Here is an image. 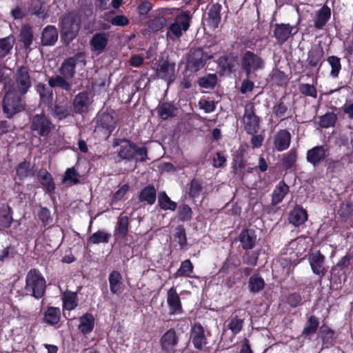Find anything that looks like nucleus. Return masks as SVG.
Listing matches in <instances>:
<instances>
[{
  "mask_svg": "<svg viewBox=\"0 0 353 353\" xmlns=\"http://www.w3.org/2000/svg\"><path fill=\"white\" fill-rule=\"evenodd\" d=\"M13 210L8 205L0 215V225L4 229L9 228L13 221Z\"/></svg>",
  "mask_w": 353,
  "mask_h": 353,
  "instance_id": "55",
  "label": "nucleus"
},
{
  "mask_svg": "<svg viewBox=\"0 0 353 353\" xmlns=\"http://www.w3.org/2000/svg\"><path fill=\"white\" fill-rule=\"evenodd\" d=\"M16 175L21 181L28 176H34V166L31 165L30 161L24 159L17 165Z\"/></svg>",
  "mask_w": 353,
  "mask_h": 353,
  "instance_id": "37",
  "label": "nucleus"
},
{
  "mask_svg": "<svg viewBox=\"0 0 353 353\" xmlns=\"http://www.w3.org/2000/svg\"><path fill=\"white\" fill-rule=\"evenodd\" d=\"M179 337L174 328L167 330L160 339V345L163 353H175Z\"/></svg>",
  "mask_w": 353,
  "mask_h": 353,
  "instance_id": "17",
  "label": "nucleus"
},
{
  "mask_svg": "<svg viewBox=\"0 0 353 353\" xmlns=\"http://www.w3.org/2000/svg\"><path fill=\"white\" fill-rule=\"evenodd\" d=\"M307 260L312 272L321 280L327 272V268L325 266V256L318 250L310 254Z\"/></svg>",
  "mask_w": 353,
  "mask_h": 353,
  "instance_id": "13",
  "label": "nucleus"
},
{
  "mask_svg": "<svg viewBox=\"0 0 353 353\" xmlns=\"http://www.w3.org/2000/svg\"><path fill=\"white\" fill-rule=\"evenodd\" d=\"M166 302L169 307L170 315L181 314L184 312L181 298L174 286L167 292Z\"/></svg>",
  "mask_w": 353,
  "mask_h": 353,
  "instance_id": "18",
  "label": "nucleus"
},
{
  "mask_svg": "<svg viewBox=\"0 0 353 353\" xmlns=\"http://www.w3.org/2000/svg\"><path fill=\"white\" fill-rule=\"evenodd\" d=\"M43 321L50 325H57L61 319V310L59 307L50 306L44 312Z\"/></svg>",
  "mask_w": 353,
  "mask_h": 353,
  "instance_id": "42",
  "label": "nucleus"
},
{
  "mask_svg": "<svg viewBox=\"0 0 353 353\" xmlns=\"http://www.w3.org/2000/svg\"><path fill=\"white\" fill-rule=\"evenodd\" d=\"M297 150L292 148L288 152L285 154L282 158V165L286 170H290L296 165L297 161Z\"/></svg>",
  "mask_w": 353,
  "mask_h": 353,
  "instance_id": "50",
  "label": "nucleus"
},
{
  "mask_svg": "<svg viewBox=\"0 0 353 353\" xmlns=\"http://www.w3.org/2000/svg\"><path fill=\"white\" fill-rule=\"evenodd\" d=\"M114 112H101L96 117V128L99 130H103L108 135L111 134L117 125V120L114 117Z\"/></svg>",
  "mask_w": 353,
  "mask_h": 353,
  "instance_id": "14",
  "label": "nucleus"
},
{
  "mask_svg": "<svg viewBox=\"0 0 353 353\" xmlns=\"http://www.w3.org/2000/svg\"><path fill=\"white\" fill-rule=\"evenodd\" d=\"M111 234L103 230H97L87 239V244L108 243Z\"/></svg>",
  "mask_w": 353,
  "mask_h": 353,
  "instance_id": "47",
  "label": "nucleus"
},
{
  "mask_svg": "<svg viewBox=\"0 0 353 353\" xmlns=\"http://www.w3.org/2000/svg\"><path fill=\"white\" fill-rule=\"evenodd\" d=\"M292 136L290 132L283 129L279 130L274 137L273 144L278 152H282L289 148Z\"/></svg>",
  "mask_w": 353,
  "mask_h": 353,
  "instance_id": "25",
  "label": "nucleus"
},
{
  "mask_svg": "<svg viewBox=\"0 0 353 353\" xmlns=\"http://www.w3.org/2000/svg\"><path fill=\"white\" fill-rule=\"evenodd\" d=\"M222 6L219 3H210L206 8L205 20L210 29L214 30L219 27L221 21V12Z\"/></svg>",
  "mask_w": 353,
  "mask_h": 353,
  "instance_id": "15",
  "label": "nucleus"
},
{
  "mask_svg": "<svg viewBox=\"0 0 353 353\" xmlns=\"http://www.w3.org/2000/svg\"><path fill=\"white\" fill-rule=\"evenodd\" d=\"M178 216L181 221L185 222L190 221L192 218V211L191 208L185 203H183L178 207Z\"/></svg>",
  "mask_w": 353,
  "mask_h": 353,
  "instance_id": "60",
  "label": "nucleus"
},
{
  "mask_svg": "<svg viewBox=\"0 0 353 353\" xmlns=\"http://www.w3.org/2000/svg\"><path fill=\"white\" fill-rule=\"evenodd\" d=\"M38 178L41 185L50 194L55 192V183L51 174L46 170H40L38 173Z\"/></svg>",
  "mask_w": 353,
  "mask_h": 353,
  "instance_id": "33",
  "label": "nucleus"
},
{
  "mask_svg": "<svg viewBox=\"0 0 353 353\" xmlns=\"http://www.w3.org/2000/svg\"><path fill=\"white\" fill-rule=\"evenodd\" d=\"M332 15L331 8L325 3L316 12L314 26L316 30H322L330 21Z\"/></svg>",
  "mask_w": 353,
  "mask_h": 353,
  "instance_id": "26",
  "label": "nucleus"
},
{
  "mask_svg": "<svg viewBox=\"0 0 353 353\" xmlns=\"http://www.w3.org/2000/svg\"><path fill=\"white\" fill-rule=\"evenodd\" d=\"M232 168L235 170H242L246 166V161L244 159V152L243 150H237L233 154Z\"/></svg>",
  "mask_w": 353,
  "mask_h": 353,
  "instance_id": "56",
  "label": "nucleus"
},
{
  "mask_svg": "<svg viewBox=\"0 0 353 353\" xmlns=\"http://www.w3.org/2000/svg\"><path fill=\"white\" fill-rule=\"evenodd\" d=\"M244 321V318H241L238 315L232 314L227 321V327L231 331L233 335H236L243 330Z\"/></svg>",
  "mask_w": 353,
  "mask_h": 353,
  "instance_id": "41",
  "label": "nucleus"
},
{
  "mask_svg": "<svg viewBox=\"0 0 353 353\" xmlns=\"http://www.w3.org/2000/svg\"><path fill=\"white\" fill-rule=\"evenodd\" d=\"M5 95L2 101L3 112L8 119L26 108V95L14 90L13 85H5Z\"/></svg>",
  "mask_w": 353,
  "mask_h": 353,
  "instance_id": "2",
  "label": "nucleus"
},
{
  "mask_svg": "<svg viewBox=\"0 0 353 353\" xmlns=\"http://www.w3.org/2000/svg\"><path fill=\"white\" fill-rule=\"evenodd\" d=\"M108 281L111 293L120 296L125 289L121 274L117 270L112 271L108 276Z\"/></svg>",
  "mask_w": 353,
  "mask_h": 353,
  "instance_id": "28",
  "label": "nucleus"
},
{
  "mask_svg": "<svg viewBox=\"0 0 353 353\" xmlns=\"http://www.w3.org/2000/svg\"><path fill=\"white\" fill-rule=\"evenodd\" d=\"M208 335H210V332H208L206 334L204 327L200 323L196 322L192 325L190 332V339L196 350L201 351L208 343Z\"/></svg>",
  "mask_w": 353,
  "mask_h": 353,
  "instance_id": "11",
  "label": "nucleus"
},
{
  "mask_svg": "<svg viewBox=\"0 0 353 353\" xmlns=\"http://www.w3.org/2000/svg\"><path fill=\"white\" fill-rule=\"evenodd\" d=\"M265 65V61L254 52L247 50L241 57V68L248 78L252 72L264 69Z\"/></svg>",
  "mask_w": 353,
  "mask_h": 353,
  "instance_id": "7",
  "label": "nucleus"
},
{
  "mask_svg": "<svg viewBox=\"0 0 353 353\" xmlns=\"http://www.w3.org/2000/svg\"><path fill=\"white\" fill-rule=\"evenodd\" d=\"M243 123L247 134L258 133L260 128V118L256 115L252 103L250 104V108L248 105L245 107Z\"/></svg>",
  "mask_w": 353,
  "mask_h": 353,
  "instance_id": "12",
  "label": "nucleus"
},
{
  "mask_svg": "<svg viewBox=\"0 0 353 353\" xmlns=\"http://www.w3.org/2000/svg\"><path fill=\"white\" fill-rule=\"evenodd\" d=\"M337 115L334 112H327L325 114L319 117V124L322 128H328L334 127L337 121Z\"/></svg>",
  "mask_w": 353,
  "mask_h": 353,
  "instance_id": "54",
  "label": "nucleus"
},
{
  "mask_svg": "<svg viewBox=\"0 0 353 353\" xmlns=\"http://www.w3.org/2000/svg\"><path fill=\"white\" fill-rule=\"evenodd\" d=\"M274 29V37L277 43L280 45L283 44L288 41L292 34L294 28L290 23H275Z\"/></svg>",
  "mask_w": 353,
  "mask_h": 353,
  "instance_id": "27",
  "label": "nucleus"
},
{
  "mask_svg": "<svg viewBox=\"0 0 353 353\" xmlns=\"http://www.w3.org/2000/svg\"><path fill=\"white\" fill-rule=\"evenodd\" d=\"M36 91L39 94L42 103L49 105L52 103L53 99V90L49 85L39 83L36 86Z\"/></svg>",
  "mask_w": 353,
  "mask_h": 353,
  "instance_id": "36",
  "label": "nucleus"
},
{
  "mask_svg": "<svg viewBox=\"0 0 353 353\" xmlns=\"http://www.w3.org/2000/svg\"><path fill=\"white\" fill-rule=\"evenodd\" d=\"M156 110L160 119L167 120L176 117L177 108L170 102H163L158 105Z\"/></svg>",
  "mask_w": 353,
  "mask_h": 353,
  "instance_id": "32",
  "label": "nucleus"
},
{
  "mask_svg": "<svg viewBox=\"0 0 353 353\" xmlns=\"http://www.w3.org/2000/svg\"><path fill=\"white\" fill-rule=\"evenodd\" d=\"M175 64L168 59L161 62L157 69L156 74L159 78L165 81L169 85L174 80Z\"/></svg>",
  "mask_w": 353,
  "mask_h": 353,
  "instance_id": "19",
  "label": "nucleus"
},
{
  "mask_svg": "<svg viewBox=\"0 0 353 353\" xmlns=\"http://www.w3.org/2000/svg\"><path fill=\"white\" fill-rule=\"evenodd\" d=\"M175 241H177L181 248L187 245L186 232L183 225H178L176 228V233L174 235Z\"/></svg>",
  "mask_w": 353,
  "mask_h": 353,
  "instance_id": "64",
  "label": "nucleus"
},
{
  "mask_svg": "<svg viewBox=\"0 0 353 353\" xmlns=\"http://www.w3.org/2000/svg\"><path fill=\"white\" fill-rule=\"evenodd\" d=\"M326 60L331 68L330 77L334 79L338 78L342 68L341 59L337 56L331 55L328 56Z\"/></svg>",
  "mask_w": 353,
  "mask_h": 353,
  "instance_id": "53",
  "label": "nucleus"
},
{
  "mask_svg": "<svg viewBox=\"0 0 353 353\" xmlns=\"http://www.w3.org/2000/svg\"><path fill=\"white\" fill-rule=\"evenodd\" d=\"M108 33L99 32L95 33L90 41L91 51L98 54L104 51L108 43Z\"/></svg>",
  "mask_w": 353,
  "mask_h": 353,
  "instance_id": "24",
  "label": "nucleus"
},
{
  "mask_svg": "<svg viewBox=\"0 0 353 353\" xmlns=\"http://www.w3.org/2000/svg\"><path fill=\"white\" fill-rule=\"evenodd\" d=\"M193 12L190 10H181L174 17V21L167 28L166 38L172 41L179 39L188 30L192 19Z\"/></svg>",
  "mask_w": 353,
  "mask_h": 353,
  "instance_id": "4",
  "label": "nucleus"
},
{
  "mask_svg": "<svg viewBox=\"0 0 353 353\" xmlns=\"http://www.w3.org/2000/svg\"><path fill=\"white\" fill-rule=\"evenodd\" d=\"M113 148L119 147L117 151L115 161H134L136 163H143L148 160V150L145 145L139 146L136 143L127 138L114 139Z\"/></svg>",
  "mask_w": 353,
  "mask_h": 353,
  "instance_id": "1",
  "label": "nucleus"
},
{
  "mask_svg": "<svg viewBox=\"0 0 353 353\" xmlns=\"http://www.w3.org/2000/svg\"><path fill=\"white\" fill-rule=\"evenodd\" d=\"M88 93L85 91L80 92L74 97L72 101L74 112L77 114H82L86 112L88 109Z\"/></svg>",
  "mask_w": 353,
  "mask_h": 353,
  "instance_id": "29",
  "label": "nucleus"
},
{
  "mask_svg": "<svg viewBox=\"0 0 353 353\" xmlns=\"http://www.w3.org/2000/svg\"><path fill=\"white\" fill-rule=\"evenodd\" d=\"M130 228V220L128 216H124L121 213L117 218V221L114 229L113 236L116 241L125 239Z\"/></svg>",
  "mask_w": 353,
  "mask_h": 353,
  "instance_id": "21",
  "label": "nucleus"
},
{
  "mask_svg": "<svg viewBox=\"0 0 353 353\" xmlns=\"http://www.w3.org/2000/svg\"><path fill=\"white\" fill-rule=\"evenodd\" d=\"M30 129L39 137L47 138L55 129V125L51 119L42 112L32 116Z\"/></svg>",
  "mask_w": 353,
  "mask_h": 353,
  "instance_id": "6",
  "label": "nucleus"
},
{
  "mask_svg": "<svg viewBox=\"0 0 353 353\" xmlns=\"http://www.w3.org/2000/svg\"><path fill=\"white\" fill-rule=\"evenodd\" d=\"M72 109L68 105L54 104L52 108L53 117L58 121H61L71 115Z\"/></svg>",
  "mask_w": 353,
  "mask_h": 353,
  "instance_id": "49",
  "label": "nucleus"
},
{
  "mask_svg": "<svg viewBox=\"0 0 353 353\" xmlns=\"http://www.w3.org/2000/svg\"><path fill=\"white\" fill-rule=\"evenodd\" d=\"M321 337L323 344L333 345L335 341V332L327 325L323 324L320 328Z\"/></svg>",
  "mask_w": 353,
  "mask_h": 353,
  "instance_id": "51",
  "label": "nucleus"
},
{
  "mask_svg": "<svg viewBox=\"0 0 353 353\" xmlns=\"http://www.w3.org/2000/svg\"><path fill=\"white\" fill-rule=\"evenodd\" d=\"M28 10L31 14H34L38 17L43 15L45 13L43 2L42 0H31Z\"/></svg>",
  "mask_w": 353,
  "mask_h": 353,
  "instance_id": "63",
  "label": "nucleus"
},
{
  "mask_svg": "<svg viewBox=\"0 0 353 353\" xmlns=\"http://www.w3.org/2000/svg\"><path fill=\"white\" fill-rule=\"evenodd\" d=\"M62 300L63 307L67 310H73L78 305V296L77 292L70 291L65 292L63 295Z\"/></svg>",
  "mask_w": 353,
  "mask_h": 353,
  "instance_id": "46",
  "label": "nucleus"
},
{
  "mask_svg": "<svg viewBox=\"0 0 353 353\" xmlns=\"http://www.w3.org/2000/svg\"><path fill=\"white\" fill-rule=\"evenodd\" d=\"M95 319L92 313L86 312L79 318L78 330L84 335L91 333L94 327Z\"/></svg>",
  "mask_w": 353,
  "mask_h": 353,
  "instance_id": "34",
  "label": "nucleus"
},
{
  "mask_svg": "<svg viewBox=\"0 0 353 353\" xmlns=\"http://www.w3.org/2000/svg\"><path fill=\"white\" fill-rule=\"evenodd\" d=\"M168 20L163 17H156L148 23V28L154 32H157L167 25Z\"/></svg>",
  "mask_w": 353,
  "mask_h": 353,
  "instance_id": "59",
  "label": "nucleus"
},
{
  "mask_svg": "<svg viewBox=\"0 0 353 353\" xmlns=\"http://www.w3.org/2000/svg\"><path fill=\"white\" fill-rule=\"evenodd\" d=\"M14 82L11 85H14V90L22 95H26L32 87V81L29 68L26 65L18 67L14 75Z\"/></svg>",
  "mask_w": 353,
  "mask_h": 353,
  "instance_id": "9",
  "label": "nucleus"
},
{
  "mask_svg": "<svg viewBox=\"0 0 353 353\" xmlns=\"http://www.w3.org/2000/svg\"><path fill=\"white\" fill-rule=\"evenodd\" d=\"M81 14L77 10H71L63 14L59 20L61 36L68 43L79 34L81 26Z\"/></svg>",
  "mask_w": 353,
  "mask_h": 353,
  "instance_id": "3",
  "label": "nucleus"
},
{
  "mask_svg": "<svg viewBox=\"0 0 353 353\" xmlns=\"http://www.w3.org/2000/svg\"><path fill=\"white\" fill-rule=\"evenodd\" d=\"M239 241L244 250L253 249L257 242L256 232L252 229H243L239 235Z\"/></svg>",
  "mask_w": 353,
  "mask_h": 353,
  "instance_id": "23",
  "label": "nucleus"
},
{
  "mask_svg": "<svg viewBox=\"0 0 353 353\" xmlns=\"http://www.w3.org/2000/svg\"><path fill=\"white\" fill-rule=\"evenodd\" d=\"M140 202H145L152 205L154 204L157 199V190L153 185H148L144 187L138 196Z\"/></svg>",
  "mask_w": 353,
  "mask_h": 353,
  "instance_id": "35",
  "label": "nucleus"
},
{
  "mask_svg": "<svg viewBox=\"0 0 353 353\" xmlns=\"http://www.w3.org/2000/svg\"><path fill=\"white\" fill-rule=\"evenodd\" d=\"M37 216L41 221L43 227L51 226L52 225L53 219L51 216L50 210L46 207H41Z\"/></svg>",
  "mask_w": 353,
  "mask_h": 353,
  "instance_id": "58",
  "label": "nucleus"
},
{
  "mask_svg": "<svg viewBox=\"0 0 353 353\" xmlns=\"http://www.w3.org/2000/svg\"><path fill=\"white\" fill-rule=\"evenodd\" d=\"M24 290L27 294L36 299H39L44 296L46 281L39 270L33 268L28 271L26 277Z\"/></svg>",
  "mask_w": 353,
  "mask_h": 353,
  "instance_id": "5",
  "label": "nucleus"
},
{
  "mask_svg": "<svg viewBox=\"0 0 353 353\" xmlns=\"http://www.w3.org/2000/svg\"><path fill=\"white\" fill-rule=\"evenodd\" d=\"M308 219L307 212L302 205L296 204L288 214V222L294 227L303 225Z\"/></svg>",
  "mask_w": 353,
  "mask_h": 353,
  "instance_id": "22",
  "label": "nucleus"
},
{
  "mask_svg": "<svg viewBox=\"0 0 353 353\" xmlns=\"http://www.w3.org/2000/svg\"><path fill=\"white\" fill-rule=\"evenodd\" d=\"M58 30L55 26L48 25L42 31L41 43L42 46H50L54 45L58 39Z\"/></svg>",
  "mask_w": 353,
  "mask_h": 353,
  "instance_id": "30",
  "label": "nucleus"
},
{
  "mask_svg": "<svg viewBox=\"0 0 353 353\" xmlns=\"http://www.w3.org/2000/svg\"><path fill=\"white\" fill-rule=\"evenodd\" d=\"M327 154L323 145H316L307 150L306 160L314 168L320 165L327 158Z\"/></svg>",
  "mask_w": 353,
  "mask_h": 353,
  "instance_id": "20",
  "label": "nucleus"
},
{
  "mask_svg": "<svg viewBox=\"0 0 353 353\" xmlns=\"http://www.w3.org/2000/svg\"><path fill=\"white\" fill-rule=\"evenodd\" d=\"M203 190L201 182L194 178L190 182L188 195L192 199L197 198Z\"/></svg>",
  "mask_w": 353,
  "mask_h": 353,
  "instance_id": "61",
  "label": "nucleus"
},
{
  "mask_svg": "<svg viewBox=\"0 0 353 353\" xmlns=\"http://www.w3.org/2000/svg\"><path fill=\"white\" fill-rule=\"evenodd\" d=\"M319 325V319L314 315H311L308 317L307 323L302 331V336L307 338L314 335L316 332Z\"/></svg>",
  "mask_w": 353,
  "mask_h": 353,
  "instance_id": "44",
  "label": "nucleus"
},
{
  "mask_svg": "<svg viewBox=\"0 0 353 353\" xmlns=\"http://www.w3.org/2000/svg\"><path fill=\"white\" fill-rule=\"evenodd\" d=\"M285 97L281 98L279 101L273 107V114L277 118L281 119V121L285 119V116L288 112V107L283 101Z\"/></svg>",
  "mask_w": 353,
  "mask_h": 353,
  "instance_id": "57",
  "label": "nucleus"
},
{
  "mask_svg": "<svg viewBox=\"0 0 353 353\" xmlns=\"http://www.w3.org/2000/svg\"><path fill=\"white\" fill-rule=\"evenodd\" d=\"M33 31L29 25H23L19 33V41L23 43L24 49H30L33 42Z\"/></svg>",
  "mask_w": 353,
  "mask_h": 353,
  "instance_id": "39",
  "label": "nucleus"
},
{
  "mask_svg": "<svg viewBox=\"0 0 353 353\" xmlns=\"http://www.w3.org/2000/svg\"><path fill=\"white\" fill-rule=\"evenodd\" d=\"M290 191L289 186L286 184L284 180L280 181L275 186L272 193L271 204L272 205H277L282 202L284 197L288 194Z\"/></svg>",
  "mask_w": 353,
  "mask_h": 353,
  "instance_id": "31",
  "label": "nucleus"
},
{
  "mask_svg": "<svg viewBox=\"0 0 353 353\" xmlns=\"http://www.w3.org/2000/svg\"><path fill=\"white\" fill-rule=\"evenodd\" d=\"M218 77L216 74H208L198 80V84L201 88L212 90L217 83Z\"/></svg>",
  "mask_w": 353,
  "mask_h": 353,
  "instance_id": "52",
  "label": "nucleus"
},
{
  "mask_svg": "<svg viewBox=\"0 0 353 353\" xmlns=\"http://www.w3.org/2000/svg\"><path fill=\"white\" fill-rule=\"evenodd\" d=\"M15 38L12 34L0 39V59H3L11 53Z\"/></svg>",
  "mask_w": 353,
  "mask_h": 353,
  "instance_id": "43",
  "label": "nucleus"
},
{
  "mask_svg": "<svg viewBox=\"0 0 353 353\" xmlns=\"http://www.w3.org/2000/svg\"><path fill=\"white\" fill-rule=\"evenodd\" d=\"M158 205L163 210L175 211L178 207L175 201L171 200L165 191L158 194Z\"/></svg>",
  "mask_w": 353,
  "mask_h": 353,
  "instance_id": "40",
  "label": "nucleus"
},
{
  "mask_svg": "<svg viewBox=\"0 0 353 353\" xmlns=\"http://www.w3.org/2000/svg\"><path fill=\"white\" fill-rule=\"evenodd\" d=\"M194 271V265L190 259L181 262L180 268L174 274V278L192 277Z\"/></svg>",
  "mask_w": 353,
  "mask_h": 353,
  "instance_id": "48",
  "label": "nucleus"
},
{
  "mask_svg": "<svg viewBox=\"0 0 353 353\" xmlns=\"http://www.w3.org/2000/svg\"><path fill=\"white\" fill-rule=\"evenodd\" d=\"M265 285L264 279L259 273L252 274L248 281V289L252 293H257L263 290Z\"/></svg>",
  "mask_w": 353,
  "mask_h": 353,
  "instance_id": "45",
  "label": "nucleus"
},
{
  "mask_svg": "<svg viewBox=\"0 0 353 353\" xmlns=\"http://www.w3.org/2000/svg\"><path fill=\"white\" fill-rule=\"evenodd\" d=\"M85 57L86 55L84 52H78L73 56L67 57L61 63L59 68V74L66 78L72 79L76 74V66L77 64L81 63L83 65H85Z\"/></svg>",
  "mask_w": 353,
  "mask_h": 353,
  "instance_id": "8",
  "label": "nucleus"
},
{
  "mask_svg": "<svg viewBox=\"0 0 353 353\" xmlns=\"http://www.w3.org/2000/svg\"><path fill=\"white\" fill-rule=\"evenodd\" d=\"M69 80H71V79L66 78L61 74L56 75L49 78L48 84L52 88H59L63 90L69 92L72 90V84L69 82Z\"/></svg>",
  "mask_w": 353,
  "mask_h": 353,
  "instance_id": "38",
  "label": "nucleus"
},
{
  "mask_svg": "<svg viewBox=\"0 0 353 353\" xmlns=\"http://www.w3.org/2000/svg\"><path fill=\"white\" fill-rule=\"evenodd\" d=\"M212 56H208L201 48L192 50L187 58L186 68L191 72H196L203 68L208 59Z\"/></svg>",
  "mask_w": 353,
  "mask_h": 353,
  "instance_id": "10",
  "label": "nucleus"
},
{
  "mask_svg": "<svg viewBox=\"0 0 353 353\" xmlns=\"http://www.w3.org/2000/svg\"><path fill=\"white\" fill-rule=\"evenodd\" d=\"M340 217L346 221L353 215V203L350 201L341 203L338 210Z\"/></svg>",
  "mask_w": 353,
  "mask_h": 353,
  "instance_id": "62",
  "label": "nucleus"
},
{
  "mask_svg": "<svg viewBox=\"0 0 353 353\" xmlns=\"http://www.w3.org/2000/svg\"><path fill=\"white\" fill-rule=\"evenodd\" d=\"M324 52L321 47H314L307 52V57L305 61L306 63L303 65L304 68L303 71L310 70L314 68H317V72H319L323 61Z\"/></svg>",
  "mask_w": 353,
  "mask_h": 353,
  "instance_id": "16",
  "label": "nucleus"
}]
</instances>
